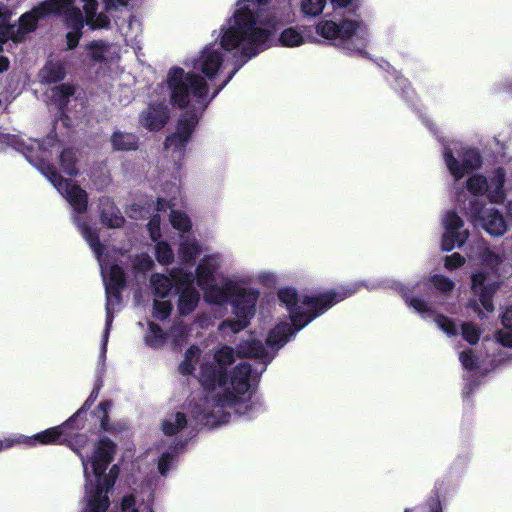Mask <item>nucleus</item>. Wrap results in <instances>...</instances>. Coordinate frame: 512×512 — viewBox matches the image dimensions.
Listing matches in <instances>:
<instances>
[{"label":"nucleus","mask_w":512,"mask_h":512,"mask_svg":"<svg viewBox=\"0 0 512 512\" xmlns=\"http://www.w3.org/2000/svg\"><path fill=\"white\" fill-rule=\"evenodd\" d=\"M156 260L162 265L171 264L174 260V253L166 241H160L155 245Z\"/></svg>","instance_id":"42"},{"label":"nucleus","mask_w":512,"mask_h":512,"mask_svg":"<svg viewBox=\"0 0 512 512\" xmlns=\"http://www.w3.org/2000/svg\"><path fill=\"white\" fill-rule=\"evenodd\" d=\"M360 288V285L351 283L342 285L317 295H303L299 297L295 288L284 287L279 289L277 295L281 303H283L290 314V320L295 315H303L300 322H304L310 315L317 314V317L324 314L331 307L346 298L354 295Z\"/></svg>","instance_id":"4"},{"label":"nucleus","mask_w":512,"mask_h":512,"mask_svg":"<svg viewBox=\"0 0 512 512\" xmlns=\"http://www.w3.org/2000/svg\"><path fill=\"white\" fill-rule=\"evenodd\" d=\"M443 157L447 169L454 178L455 184L466 174L480 168L482 165L480 153L472 148L462 147L454 151L449 147H445Z\"/></svg>","instance_id":"8"},{"label":"nucleus","mask_w":512,"mask_h":512,"mask_svg":"<svg viewBox=\"0 0 512 512\" xmlns=\"http://www.w3.org/2000/svg\"><path fill=\"white\" fill-rule=\"evenodd\" d=\"M422 512H442L438 492H435L424 504Z\"/></svg>","instance_id":"58"},{"label":"nucleus","mask_w":512,"mask_h":512,"mask_svg":"<svg viewBox=\"0 0 512 512\" xmlns=\"http://www.w3.org/2000/svg\"><path fill=\"white\" fill-rule=\"evenodd\" d=\"M66 67L61 60H47L39 70L38 77L42 84H56L66 77Z\"/></svg>","instance_id":"23"},{"label":"nucleus","mask_w":512,"mask_h":512,"mask_svg":"<svg viewBox=\"0 0 512 512\" xmlns=\"http://www.w3.org/2000/svg\"><path fill=\"white\" fill-rule=\"evenodd\" d=\"M119 473H120L119 466L117 464L112 465L111 468L109 469L108 474H106V472H104V474L102 476V479H101L102 486L105 487L106 490L112 489L118 476H119Z\"/></svg>","instance_id":"53"},{"label":"nucleus","mask_w":512,"mask_h":512,"mask_svg":"<svg viewBox=\"0 0 512 512\" xmlns=\"http://www.w3.org/2000/svg\"><path fill=\"white\" fill-rule=\"evenodd\" d=\"M361 24V21L352 19H342L339 23L333 20H321L316 25V33L327 40L344 44L352 39Z\"/></svg>","instance_id":"10"},{"label":"nucleus","mask_w":512,"mask_h":512,"mask_svg":"<svg viewBox=\"0 0 512 512\" xmlns=\"http://www.w3.org/2000/svg\"><path fill=\"white\" fill-rule=\"evenodd\" d=\"M99 212L101 223L108 228H120L125 223V218L109 196L99 198Z\"/></svg>","instance_id":"18"},{"label":"nucleus","mask_w":512,"mask_h":512,"mask_svg":"<svg viewBox=\"0 0 512 512\" xmlns=\"http://www.w3.org/2000/svg\"><path fill=\"white\" fill-rule=\"evenodd\" d=\"M216 273L215 263L211 259L205 258L196 266V282L204 291L208 302L217 305L231 304L235 318L224 320L220 324V329L228 327L232 333L236 334L245 329L255 316L259 292L244 288L233 281H227L219 286L216 284Z\"/></svg>","instance_id":"2"},{"label":"nucleus","mask_w":512,"mask_h":512,"mask_svg":"<svg viewBox=\"0 0 512 512\" xmlns=\"http://www.w3.org/2000/svg\"><path fill=\"white\" fill-rule=\"evenodd\" d=\"M505 176L502 167L492 170L488 177L474 174L467 179L466 188L473 195H486L491 203L500 204L506 198Z\"/></svg>","instance_id":"7"},{"label":"nucleus","mask_w":512,"mask_h":512,"mask_svg":"<svg viewBox=\"0 0 512 512\" xmlns=\"http://www.w3.org/2000/svg\"><path fill=\"white\" fill-rule=\"evenodd\" d=\"M240 396L241 395H238L233 389H226L222 394L218 395L216 405L221 408L226 406H239L237 411L240 410L241 406H245V409H247L249 405L241 401Z\"/></svg>","instance_id":"35"},{"label":"nucleus","mask_w":512,"mask_h":512,"mask_svg":"<svg viewBox=\"0 0 512 512\" xmlns=\"http://www.w3.org/2000/svg\"><path fill=\"white\" fill-rule=\"evenodd\" d=\"M240 66L233 69L224 83L207 99L209 87L206 80L194 72H185L179 66H173L168 70L166 84L170 92V103L179 109L189 107L191 97L199 107L187 109L177 120L175 132L168 135L164 147L173 153L184 154L203 111L209 102L216 97L219 91L232 79Z\"/></svg>","instance_id":"1"},{"label":"nucleus","mask_w":512,"mask_h":512,"mask_svg":"<svg viewBox=\"0 0 512 512\" xmlns=\"http://www.w3.org/2000/svg\"><path fill=\"white\" fill-rule=\"evenodd\" d=\"M73 210L78 214H83L88 208V193L80 185L72 180L67 182L60 191Z\"/></svg>","instance_id":"19"},{"label":"nucleus","mask_w":512,"mask_h":512,"mask_svg":"<svg viewBox=\"0 0 512 512\" xmlns=\"http://www.w3.org/2000/svg\"><path fill=\"white\" fill-rule=\"evenodd\" d=\"M468 210L471 218L490 235L499 237L507 231L506 221L497 209H483L478 201H471Z\"/></svg>","instance_id":"9"},{"label":"nucleus","mask_w":512,"mask_h":512,"mask_svg":"<svg viewBox=\"0 0 512 512\" xmlns=\"http://www.w3.org/2000/svg\"><path fill=\"white\" fill-rule=\"evenodd\" d=\"M87 24L90 25L92 29L107 28L110 25V19L107 15L100 13L98 15L96 14L94 20Z\"/></svg>","instance_id":"61"},{"label":"nucleus","mask_w":512,"mask_h":512,"mask_svg":"<svg viewBox=\"0 0 512 512\" xmlns=\"http://www.w3.org/2000/svg\"><path fill=\"white\" fill-rule=\"evenodd\" d=\"M170 117L169 110L162 103L150 104L141 114V122L150 131H160L167 124Z\"/></svg>","instance_id":"16"},{"label":"nucleus","mask_w":512,"mask_h":512,"mask_svg":"<svg viewBox=\"0 0 512 512\" xmlns=\"http://www.w3.org/2000/svg\"><path fill=\"white\" fill-rule=\"evenodd\" d=\"M154 309V317L164 321L166 320L172 312V304L169 301H154L153 304Z\"/></svg>","instance_id":"48"},{"label":"nucleus","mask_w":512,"mask_h":512,"mask_svg":"<svg viewBox=\"0 0 512 512\" xmlns=\"http://www.w3.org/2000/svg\"><path fill=\"white\" fill-rule=\"evenodd\" d=\"M47 1H41L37 6L31 10L23 13L19 19L18 31L11 39L14 42H19L25 34L34 32L38 28V22L48 16Z\"/></svg>","instance_id":"15"},{"label":"nucleus","mask_w":512,"mask_h":512,"mask_svg":"<svg viewBox=\"0 0 512 512\" xmlns=\"http://www.w3.org/2000/svg\"><path fill=\"white\" fill-rule=\"evenodd\" d=\"M88 441L89 438L85 433L65 431L62 444L70 448L76 455H78L81 458L82 464L84 466V473L87 480H89L90 478V475L87 471L88 460L85 458L81 451L88 444Z\"/></svg>","instance_id":"24"},{"label":"nucleus","mask_w":512,"mask_h":512,"mask_svg":"<svg viewBox=\"0 0 512 512\" xmlns=\"http://www.w3.org/2000/svg\"><path fill=\"white\" fill-rule=\"evenodd\" d=\"M181 252L183 254V259L185 261H193L197 254L199 253L198 244L195 242L184 243L181 246Z\"/></svg>","instance_id":"57"},{"label":"nucleus","mask_w":512,"mask_h":512,"mask_svg":"<svg viewBox=\"0 0 512 512\" xmlns=\"http://www.w3.org/2000/svg\"><path fill=\"white\" fill-rule=\"evenodd\" d=\"M200 353L199 347L191 345L184 354V359L179 364V372L182 375H192L195 371V358Z\"/></svg>","instance_id":"33"},{"label":"nucleus","mask_w":512,"mask_h":512,"mask_svg":"<svg viewBox=\"0 0 512 512\" xmlns=\"http://www.w3.org/2000/svg\"><path fill=\"white\" fill-rule=\"evenodd\" d=\"M105 287H127L126 275L120 265L112 264L110 266L109 278Z\"/></svg>","instance_id":"38"},{"label":"nucleus","mask_w":512,"mask_h":512,"mask_svg":"<svg viewBox=\"0 0 512 512\" xmlns=\"http://www.w3.org/2000/svg\"><path fill=\"white\" fill-rule=\"evenodd\" d=\"M432 282H433L434 286L438 290L442 291L443 293H447V292L452 291L454 289V286H455L454 282L451 279H449V278H447V277H445L443 275H435V276H433L432 277Z\"/></svg>","instance_id":"55"},{"label":"nucleus","mask_w":512,"mask_h":512,"mask_svg":"<svg viewBox=\"0 0 512 512\" xmlns=\"http://www.w3.org/2000/svg\"><path fill=\"white\" fill-rule=\"evenodd\" d=\"M60 167L70 177L78 175L76 154L71 148H65L59 157Z\"/></svg>","instance_id":"30"},{"label":"nucleus","mask_w":512,"mask_h":512,"mask_svg":"<svg viewBox=\"0 0 512 512\" xmlns=\"http://www.w3.org/2000/svg\"><path fill=\"white\" fill-rule=\"evenodd\" d=\"M11 17V13L5 7L0 5V28H4V32L2 36H5L8 33L10 25L8 24L9 19Z\"/></svg>","instance_id":"63"},{"label":"nucleus","mask_w":512,"mask_h":512,"mask_svg":"<svg viewBox=\"0 0 512 512\" xmlns=\"http://www.w3.org/2000/svg\"><path fill=\"white\" fill-rule=\"evenodd\" d=\"M117 445L108 437H101L96 443L90 458L92 472L97 480H101L108 466L113 462Z\"/></svg>","instance_id":"14"},{"label":"nucleus","mask_w":512,"mask_h":512,"mask_svg":"<svg viewBox=\"0 0 512 512\" xmlns=\"http://www.w3.org/2000/svg\"><path fill=\"white\" fill-rule=\"evenodd\" d=\"M501 322L505 329L499 331L496 338L502 345L512 348V306L503 311Z\"/></svg>","instance_id":"29"},{"label":"nucleus","mask_w":512,"mask_h":512,"mask_svg":"<svg viewBox=\"0 0 512 512\" xmlns=\"http://www.w3.org/2000/svg\"><path fill=\"white\" fill-rule=\"evenodd\" d=\"M327 0H302L301 11L307 16H318L323 12Z\"/></svg>","instance_id":"44"},{"label":"nucleus","mask_w":512,"mask_h":512,"mask_svg":"<svg viewBox=\"0 0 512 512\" xmlns=\"http://www.w3.org/2000/svg\"><path fill=\"white\" fill-rule=\"evenodd\" d=\"M76 88L71 83H62L51 89L52 99L60 110L67 108L70 98L75 94Z\"/></svg>","instance_id":"28"},{"label":"nucleus","mask_w":512,"mask_h":512,"mask_svg":"<svg viewBox=\"0 0 512 512\" xmlns=\"http://www.w3.org/2000/svg\"><path fill=\"white\" fill-rule=\"evenodd\" d=\"M65 430H63L61 424L48 428L42 432H39L31 437H24L23 443L28 446L36 445H62L63 436Z\"/></svg>","instance_id":"22"},{"label":"nucleus","mask_w":512,"mask_h":512,"mask_svg":"<svg viewBox=\"0 0 512 512\" xmlns=\"http://www.w3.org/2000/svg\"><path fill=\"white\" fill-rule=\"evenodd\" d=\"M465 263L464 257H462L459 253H453L445 257V268L448 270H454L458 267H461Z\"/></svg>","instance_id":"59"},{"label":"nucleus","mask_w":512,"mask_h":512,"mask_svg":"<svg viewBox=\"0 0 512 512\" xmlns=\"http://www.w3.org/2000/svg\"><path fill=\"white\" fill-rule=\"evenodd\" d=\"M4 142L14 147L16 150L21 151L25 157L31 162L29 154L33 152L32 146H27L24 141L16 135H4Z\"/></svg>","instance_id":"45"},{"label":"nucleus","mask_w":512,"mask_h":512,"mask_svg":"<svg viewBox=\"0 0 512 512\" xmlns=\"http://www.w3.org/2000/svg\"><path fill=\"white\" fill-rule=\"evenodd\" d=\"M279 42L281 46L296 47L304 42V38L295 28L289 27L281 32Z\"/></svg>","instance_id":"37"},{"label":"nucleus","mask_w":512,"mask_h":512,"mask_svg":"<svg viewBox=\"0 0 512 512\" xmlns=\"http://www.w3.org/2000/svg\"><path fill=\"white\" fill-rule=\"evenodd\" d=\"M83 36V29H70L66 33L67 50H74Z\"/></svg>","instance_id":"56"},{"label":"nucleus","mask_w":512,"mask_h":512,"mask_svg":"<svg viewBox=\"0 0 512 512\" xmlns=\"http://www.w3.org/2000/svg\"><path fill=\"white\" fill-rule=\"evenodd\" d=\"M239 358L262 359L267 356V350L261 340L250 335L246 340L240 341L234 351Z\"/></svg>","instance_id":"25"},{"label":"nucleus","mask_w":512,"mask_h":512,"mask_svg":"<svg viewBox=\"0 0 512 512\" xmlns=\"http://www.w3.org/2000/svg\"><path fill=\"white\" fill-rule=\"evenodd\" d=\"M170 223L173 228L183 232H188L192 227V223L188 215L185 212L178 210L171 211Z\"/></svg>","instance_id":"43"},{"label":"nucleus","mask_w":512,"mask_h":512,"mask_svg":"<svg viewBox=\"0 0 512 512\" xmlns=\"http://www.w3.org/2000/svg\"><path fill=\"white\" fill-rule=\"evenodd\" d=\"M391 288L403 298L408 306L416 309L415 286H407L401 282H393Z\"/></svg>","instance_id":"40"},{"label":"nucleus","mask_w":512,"mask_h":512,"mask_svg":"<svg viewBox=\"0 0 512 512\" xmlns=\"http://www.w3.org/2000/svg\"><path fill=\"white\" fill-rule=\"evenodd\" d=\"M89 57L95 61L102 63L105 59V53L108 49V44L102 40H93L86 45Z\"/></svg>","instance_id":"39"},{"label":"nucleus","mask_w":512,"mask_h":512,"mask_svg":"<svg viewBox=\"0 0 512 512\" xmlns=\"http://www.w3.org/2000/svg\"><path fill=\"white\" fill-rule=\"evenodd\" d=\"M252 367L247 362L237 364L229 375L228 383L238 395H244L250 388V375Z\"/></svg>","instance_id":"21"},{"label":"nucleus","mask_w":512,"mask_h":512,"mask_svg":"<svg viewBox=\"0 0 512 512\" xmlns=\"http://www.w3.org/2000/svg\"><path fill=\"white\" fill-rule=\"evenodd\" d=\"M459 360L464 369L471 371L477 368V357L474 355L472 350H465L459 354Z\"/></svg>","instance_id":"54"},{"label":"nucleus","mask_w":512,"mask_h":512,"mask_svg":"<svg viewBox=\"0 0 512 512\" xmlns=\"http://www.w3.org/2000/svg\"><path fill=\"white\" fill-rule=\"evenodd\" d=\"M177 293L179 295L178 312L181 316H188L197 308L200 301V293L196 288L182 289V291Z\"/></svg>","instance_id":"26"},{"label":"nucleus","mask_w":512,"mask_h":512,"mask_svg":"<svg viewBox=\"0 0 512 512\" xmlns=\"http://www.w3.org/2000/svg\"><path fill=\"white\" fill-rule=\"evenodd\" d=\"M235 361L234 349L228 345L216 350L213 360L203 362L199 371V383L206 392H213L217 387L228 384V368Z\"/></svg>","instance_id":"6"},{"label":"nucleus","mask_w":512,"mask_h":512,"mask_svg":"<svg viewBox=\"0 0 512 512\" xmlns=\"http://www.w3.org/2000/svg\"><path fill=\"white\" fill-rule=\"evenodd\" d=\"M114 316L111 310V305L109 302L106 303V321H105V331L103 335V350H106V343L108 340V335L110 332V328L113 322Z\"/></svg>","instance_id":"60"},{"label":"nucleus","mask_w":512,"mask_h":512,"mask_svg":"<svg viewBox=\"0 0 512 512\" xmlns=\"http://www.w3.org/2000/svg\"><path fill=\"white\" fill-rule=\"evenodd\" d=\"M80 229L83 237L89 244L90 248L97 256L103 254L104 245L101 243L97 230L91 228L88 224H80Z\"/></svg>","instance_id":"31"},{"label":"nucleus","mask_w":512,"mask_h":512,"mask_svg":"<svg viewBox=\"0 0 512 512\" xmlns=\"http://www.w3.org/2000/svg\"><path fill=\"white\" fill-rule=\"evenodd\" d=\"M482 263L490 268V272L480 270L471 276V291L479 298L486 312L494 310L493 295L500 286L498 266L503 262V255L499 250L485 248L481 255Z\"/></svg>","instance_id":"5"},{"label":"nucleus","mask_w":512,"mask_h":512,"mask_svg":"<svg viewBox=\"0 0 512 512\" xmlns=\"http://www.w3.org/2000/svg\"><path fill=\"white\" fill-rule=\"evenodd\" d=\"M177 447H173L172 452L166 451L162 453L158 461V471L162 476H166L175 460Z\"/></svg>","instance_id":"46"},{"label":"nucleus","mask_w":512,"mask_h":512,"mask_svg":"<svg viewBox=\"0 0 512 512\" xmlns=\"http://www.w3.org/2000/svg\"><path fill=\"white\" fill-rule=\"evenodd\" d=\"M108 491L102 486L101 480L96 479V484H86L88 495L87 507L89 512H106L110 506Z\"/></svg>","instance_id":"20"},{"label":"nucleus","mask_w":512,"mask_h":512,"mask_svg":"<svg viewBox=\"0 0 512 512\" xmlns=\"http://www.w3.org/2000/svg\"><path fill=\"white\" fill-rule=\"evenodd\" d=\"M48 16L54 15L62 18L63 24L68 29H83L89 23L86 14L75 5L76 0L63 4V0H46Z\"/></svg>","instance_id":"11"},{"label":"nucleus","mask_w":512,"mask_h":512,"mask_svg":"<svg viewBox=\"0 0 512 512\" xmlns=\"http://www.w3.org/2000/svg\"><path fill=\"white\" fill-rule=\"evenodd\" d=\"M302 315H295L291 323L282 322L276 325L268 334L266 343L269 347H283L291 336L307 326L311 321L317 318V314L310 315L304 322H300Z\"/></svg>","instance_id":"13"},{"label":"nucleus","mask_w":512,"mask_h":512,"mask_svg":"<svg viewBox=\"0 0 512 512\" xmlns=\"http://www.w3.org/2000/svg\"><path fill=\"white\" fill-rule=\"evenodd\" d=\"M462 337L471 345L476 344L480 337V331L471 323L461 325Z\"/></svg>","instance_id":"50"},{"label":"nucleus","mask_w":512,"mask_h":512,"mask_svg":"<svg viewBox=\"0 0 512 512\" xmlns=\"http://www.w3.org/2000/svg\"><path fill=\"white\" fill-rule=\"evenodd\" d=\"M102 386H103V381L99 377L96 380L94 387H93L92 391L90 392L88 398L84 401V403L80 407V413L88 412V410L91 408V406L94 404V402L98 398Z\"/></svg>","instance_id":"51"},{"label":"nucleus","mask_w":512,"mask_h":512,"mask_svg":"<svg viewBox=\"0 0 512 512\" xmlns=\"http://www.w3.org/2000/svg\"><path fill=\"white\" fill-rule=\"evenodd\" d=\"M42 173L49 179L53 186L60 191L70 179L64 178L51 163H43L41 166Z\"/></svg>","instance_id":"34"},{"label":"nucleus","mask_w":512,"mask_h":512,"mask_svg":"<svg viewBox=\"0 0 512 512\" xmlns=\"http://www.w3.org/2000/svg\"><path fill=\"white\" fill-rule=\"evenodd\" d=\"M154 266V262L148 254L137 255L134 262V269L140 273L150 271Z\"/></svg>","instance_id":"52"},{"label":"nucleus","mask_w":512,"mask_h":512,"mask_svg":"<svg viewBox=\"0 0 512 512\" xmlns=\"http://www.w3.org/2000/svg\"><path fill=\"white\" fill-rule=\"evenodd\" d=\"M223 63L221 52L206 47L201 56L193 61V67L200 70L208 78H213Z\"/></svg>","instance_id":"17"},{"label":"nucleus","mask_w":512,"mask_h":512,"mask_svg":"<svg viewBox=\"0 0 512 512\" xmlns=\"http://www.w3.org/2000/svg\"><path fill=\"white\" fill-rule=\"evenodd\" d=\"M148 328H149V332L151 333L153 339L147 338L146 342L154 347L162 345L166 340V334L164 333V331L160 327V325H158L154 322H149Z\"/></svg>","instance_id":"47"},{"label":"nucleus","mask_w":512,"mask_h":512,"mask_svg":"<svg viewBox=\"0 0 512 512\" xmlns=\"http://www.w3.org/2000/svg\"><path fill=\"white\" fill-rule=\"evenodd\" d=\"M125 288L120 287H105L107 302L110 303V298H113L117 304H120L122 301V291Z\"/></svg>","instance_id":"62"},{"label":"nucleus","mask_w":512,"mask_h":512,"mask_svg":"<svg viewBox=\"0 0 512 512\" xmlns=\"http://www.w3.org/2000/svg\"><path fill=\"white\" fill-rule=\"evenodd\" d=\"M135 504H136V499H135L134 495H132V494L125 495V496H123V498L121 500V510L122 511H127V510L132 511V509H136Z\"/></svg>","instance_id":"64"},{"label":"nucleus","mask_w":512,"mask_h":512,"mask_svg":"<svg viewBox=\"0 0 512 512\" xmlns=\"http://www.w3.org/2000/svg\"><path fill=\"white\" fill-rule=\"evenodd\" d=\"M233 24L226 28L221 37V47L232 51L244 43L241 54L245 61L267 49L273 31L257 26V17L249 5L240 6L233 15Z\"/></svg>","instance_id":"3"},{"label":"nucleus","mask_w":512,"mask_h":512,"mask_svg":"<svg viewBox=\"0 0 512 512\" xmlns=\"http://www.w3.org/2000/svg\"><path fill=\"white\" fill-rule=\"evenodd\" d=\"M172 278L175 282L176 292L182 291V289L195 288L194 280L196 279L191 272L179 270L172 274Z\"/></svg>","instance_id":"41"},{"label":"nucleus","mask_w":512,"mask_h":512,"mask_svg":"<svg viewBox=\"0 0 512 512\" xmlns=\"http://www.w3.org/2000/svg\"><path fill=\"white\" fill-rule=\"evenodd\" d=\"M87 422V412L80 413V408L64 421L61 426L65 431L79 432L83 430Z\"/></svg>","instance_id":"36"},{"label":"nucleus","mask_w":512,"mask_h":512,"mask_svg":"<svg viewBox=\"0 0 512 512\" xmlns=\"http://www.w3.org/2000/svg\"><path fill=\"white\" fill-rule=\"evenodd\" d=\"M435 322L439 329H441L446 335L454 336L458 333V328L455 323L446 316L437 315Z\"/></svg>","instance_id":"49"},{"label":"nucleus","mask_w":512,"mask_h":512,"mask_svg":"<svg viewBox=\"0 0 512 512\" xmlns=\"http://www.w3.org/2000/svg\"><path fill=\"white\" fill-rule=\"evenodd\" d=\"M110 141L115 151H135L139 146V138L133 133L115 131Z\"/></svg>","instance_id":"27"},{"label":"nucleus","mask_w":512,"mask_h":512,"mask_svg":"<svg viewBox=\"0 0 512 512\" xmlns=\"http://www.w3.org/2000/svg\"><path fill=\"white\" fill-rule=\"evenodd\" d=\"M151 284L155 296L165 298L170 294L172 282L169 277L164 274H154L151 276Z\"/></svg>","instance_id":"32"},{"label":"nucleus","mask_w":512,"mask_h":512,"mask_svg":"<svg viewBox=\"0 0 512 512\" xmlns=\"http://www.w3.org/2000/svg\"><path fill=\"white\" fill-rule=\"evenodd\" d=\"M463 220L453 211L447 212L444 218L445 232L442 238V249L451 251L461 247L469 236V231L463 229Z\"/></svg>","instance_id":"12"}]
</instances>
